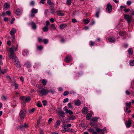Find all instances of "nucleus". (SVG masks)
I'll use <instances>...</instances> for the list:
<instances>
[{"mask_svg": "<svg viewBox=\"0 0 134 134\" xmlns=\"http://www.w3.org/2000/svg\"><path fill=\"white\" fill-rule=\"evenodd\" d=\"M25 64L27 68H30L31 66V65L30 63L29 62H27Z\"/></svg>", "mask_w": 134, "mask_h": 134, "instance_id": "nucleus-33", "label": "nucleus"}, {"mask_svg": "<svg viewBox=\"0 0 134 134\" xmlns=\"http://www.w3.org/2000/svg\"><path fill=\"white\" fill-rule=\"evenodd\" d=\"M99 118L97 117H94L92 118L91 119V122L90 123V124L91 126L93 125V122H96L99 119Z\"/></svg>", "mask_w": 134, "mask_h": 134, "instance_id": "nucleus-8", "label": "nucleus"}, {"mask_svg": "<svg viewBox=\"0 0 134 134\" xmlns=\"http://www.w3.org/2000/svg\"><path fill=\"white\" fill-rule=\"evenodd\" d=\"M47 81L43 79L42 80V83L43 85H45L46 84Z\"/></svg>", "mask_w": 134, "mask_h": 134, "instance_id": "nucleus-44", "label": "nucleus"}, {"mask_svg": "<svg viewBox=\"0 0 134 134\" xmlns=\"http://www.w3.org/2000/svg\"><path fill=\"white\" fill-rule=\"evenodd\" d=\"M51 26L52 28L54 29V30H55L56 29V27H55V25L54 24H52L51 25Z\"/></svg>", "mask_w": 134, "mask_h": 134, "instance_id": "nucleus-47", "label": "nucleus"}, {"mask_svg": "<svg viewBox=\"0 0 134 134\" xmlns=\"http://www.w3.org/2000/svg\"><path fill=\"white\" fill-rule=\"evenodd\" d=\"M65 110L66 111L65 112L66 113H69L70 115H72L73 114L72 112L70 110L66 109Z\"/></svg>", "mask_w": 134, "mask_h": 134, "instance_id": "nucleus-19", "label": "nucleus"}, {"mask_svg": "<svg viewBox=\"0 0 134 134\" xmlns=\"http://www.w3.org/2000/svg\"><path fill=\"white\" fill-rule=\"evenodd\" d=\"M18 47V44H16L15 45L9 48L8 51L10 53V58H12L13 57H14V56H13V55H15V53L14 50L15 51L17 50Z\"/></svg>", "mask_w": 134, "mask_h": 134, "instance_id": "nucleus-1", "label": "nucleus"}, {"mask_svg": "<svg viewBox=\"0 0 134 134\" xmlns=\"http://www.w3.org/2000/svg\"><path fill=\"white\" fill-rule=\"evenodd\" d=\"M38 12V10L37 9L33 8L31 10V13L32 14H36Z\"/></svg>", "mask_w": 134, "mask_h": 134, "instance_id": "nucleus-22", "label": "nucleus"}, {"mask_svg": "<svg viewBox=\"0 0 134 134\" xmlns=\"http://www.w3.org/2000/svg\"><path fill=\"white\" fill-rule=\"evenodd\" d=\"M65 42V40L63 38H61V40H60V42L62 43H64Z\"/></svg>", "mask_w": 134, "mask_h": 134, "instance_id": "nucleus-59", "label": "nucleus"}, {"mask_svg": "<svg viewBox=\"0 0 134 134\" xmlns=\"http://www.w3.org/2000/svg\"><path fill=\"white\" fill-rule=\"evenodd\" d=\"M26 113V111L24 109L20 111L19 113V116L21 119H23L25 118Z\"/></svg>", "mask_w": 134, "mask_h": 134, "instance_id": "nucleus-4", "label": "nucleus"}, {"mask_svg": "<svg viewBox=\"0 0 134 134\" xmlns=\"http://www.w3.org/2000/svg\"><path fill=\"white\" fill-rule=\"evenodd\" d=\"M48 90L43 88H39L37 90L38 94L40 96L47 95L48 93Z\"/></svg>", "mask_w": 134, "mask_h": 134, "instance_id": "nucleus-2", "label": "nucleus"}, {"mask_svg": "<svg viewBox=\"0 0 134 134\" xmlns=\"http://www.w3.org/2000/svg\"><path fill=\"white\" fill-rule=\"evenodd\" d=\"M35 110V109L34 108H33L32 109H30L29 111V112L30 113H33Z\"/></svg>", "mask_w": 134, "mask_h": 134, "instance_id": "nucleus-42", "label": "nucleus"}, {"mask_svg": "<svg viewBox=\"0 0 134 134\" xmlns=\"http://www.w3.org/2000/svg\"><path fill=\"white\" fill-rule=\"evenodd\" d=\"M48 93H50L52 94H54L55 93V91L54 89H51L50 90H48Z\"/></svg>", "mask_w": 134, "mask_h": 134, "instance_id": "nucleus-21", "label": "nucleus"}, {"mask_svg": "<svg viewBox=\"0 0 134 134\" xmlns=\"http://www.w3.org/2000/svg\"><path fill=\"white\" fill-rule=\"evenodd\" d=\"M29 53L26 49H24L22 52V54L23 55L25 56L27 55Z\"/></svg>", "mask_w": 134, "mask_h": 134, "instance_id": "nucleus-11", "label": "nucleus"}, {"mask_svg": "<svg viewBox=\"0 0 134 134\" xmlns=\"http://www.w3.org/2000/svg\"><path fill=\"white\" fill-rule=\"evenodd\" d=\"M132 123V120L130 119L126 121V126H131Z\"/></svg>", "mask_w": 134, "mask_h": 134, "instance_id": "nucleus-18", "label": "nucleus"}, {"mask_svg": "<svg viewBox=\"0 0 134 134\" xmlns=\"http://www.w3.org/2000/svg\"><path fill=\"white\" fill-rule=\"evenodd\" d=\"M128 52L130 54H133L132 49V48H130L129 49Z\"/></svg>", "mask_w": 134, "mask_h": 134, "instance_id": "nucleus-32", "label": "nucleus"}, {"mask_svg": "<svg viewBox=\"0 0 134 134\" xmlns=\"http://www.w3.org/2000/svg\"><path fill=\"white\" fill-rule=\"evenodd\" d=\"M125 93L127 95H129L130 94V93L128 90L126 91Z\"/></svg>", "mask_w": 134, "mask_h": 134, "instance_id": "nucleus-58", "label": "nucleus"}, {"mask_svg": "<svg viewBox=\"0 0 134 134\" xmlns=\"http://www.w3.org/2000/svg\"><path fill=\"white\" fill-rule=\"evenodd\" d=\"M59 113L61 116H62L65 114L64 113L63 111H60L59 112Z\"/></svg>", "mask_w": 134, "mask_h": 134, "instance_id": "nucleus-48", "label": "nucleus"}, {"mask_svg": "<svg viewBox=\"0 0 134 134\" xmlns=\"http://www.w3.org/2000/svg\"><path fill=\"white\" fill-rule=\"evenodd\" d=\"M127 4L128 5H130L131 4V2L130 1H128L127 2Z\"/></svg>", "mask_w": 134, "mask_h": 134, "instance_id": "nucleus-56", "label": "nucleus"}, {"mask_svg": "<svg viewBox=\"0 0 134 134\" xmlns=\"http://www.w3.org/2000/svg\"><path fill=\"white\" fill-rule=\"evenodd\" d=\"M14 86H15V89H16L18 88V85L16 83H15L14 84Z\"/></svg>", "mask_w": 134, "mask_h": 134, "instance_id": "nucleus-54", "label": "nucleus"}, {"mask_svg": "<svg viewBox=\"0 0 134 134\" xmlns=\"http://www.w3.org/2000/svg\"><path fill=\"white\" fill-rule=\"evenodd\" d=\"M41 118L39 117V119L37 121V125H38L40 123L41 121Z\"/></svg>", "mask_w": 134, "mask_h": 134, "instance_id": "nucleus-51", "label": "nucleus"}, {"mask_svg": "<svg viewBox=\"0 0 134 134\" xmlns=\"http://www.w3.org/2000/svg\"><path fill=\"white\" fill-rule=\"evenodd\" d=\"M21 10L20 9L16 10V14L17 15H19L21 14Z\"/></svg>", "mask_w": 134, "mask_h": 134, "instance_id": "nucleus-24", "label": "nucleus"}, {"mask_svg": "<svg viewBox=\"0 0 134 134\" xmlns=\"http://www.w3.org/2000/svg\"><path fill=\"white\" fill-rule=\"evenodd\" d=\"M100 12V8H98L95 14L97 18L99 17V14Z\"/></svg>", "mask_w": 134, "mask_h": 134, "instance_id": "nucleus-14", "label": "nucleus"}, {"mask_svg": "<svg viewBox=\"0 0 134 134\" xmlns=\"http://www.w3.org/2000/svg\"><path fill=\"white\" fill-rule=\"evenodd\" d=\"M70 126H63L62 127L63 130L62 131V132L64 133L66 131H70V129L69 128V127Z\"/></svg>", "mask_w": 134, "mask_h": 134, "instance_id": "nucleus-7", "label": "nucleus"}, {"mask_svg": "<svg viewBox=\"0 0 134 134\" xmlns=\"http://www.w3.org/2000/svg\"><path fill=\"white\" fill-rule=\"evenodd\" d=\"M56 12L57 14L59 16H62L64 15V13L60 12L59 11H57Z\"/></svg>", "mask_w": 134, "mask_h": 134, "instance_id": "nucleus-23", "label": "nucleus"}, {"mask_svg": "<svg viewBox=\"0 0 134 134\" xmlns=\"http://www.w3.org/2000/svg\"><path fill=\"white\" fill-rule=\"evenodd\" d=\"M13 56H14V57H13L12 58H10L14 60V64L16 67L18 68L20 67V64L18 59L15 56V55H13Z\"/></svg>", "mask_w": 134, "mask_h": 134, "instance_id": "nucleus-3", "label": "nucleus"}, {"mask_svg": "<svg viewBox=\"0 0 134 134\" xmlns=\"http://www.w3.org/2000/svg\"><path fill=\"white\" fill-rule=\"evenodd\" d=\"M6 70L5 69H4L3 70H1L0 71V74L1 73L2 74H4L6 72Z\"/></svg>", "mask_w": 134, "mask_h": 134, "instance_id": "nucleus-45", "label": "nucleus"}, {"mask_svg": "<svg viewBox=\"0 0 134 134\" xmlns=\"http://www.w3.org/2000/svg\"><path fill=\"white\" fill-rule=\"evenodd\" d=\"M35 2L34 1H32L30 3V5L31 6H34L35 5Z\"/></svg>", "mask_w": 134, "mask_h": 134, "instance_id": "nucleus-50", "label": "nucleus"}, {"mask_svg": "<svg viewBox=\"0 0 134 134\" xmlns=\"http://www.w3.org/2000/svg\"><path fill=\"white\" fill-rule=\"evenodd\" d=\"M68 106L70 108H72V106L71 105V103H69L68 104Z\"/></svg>", "mask_w": 134, "mask_h": 134, "instance_id": "nucleus-60", "label": "nucleus"}, {"mask_svg": "<svg viewBox=\"0 0 134 134\" xmlns=\"http://www.w3.org/2000/svg\"><path fill=\"white\" fill-rule=\"evenodd\" d=\"M28 126H18V127H16L18 129L21 130H23L25 128H26Z\"/></svg>", "mask_w": 134, "mask_h": 134, "instance_id": "nucleus-20", "label": "nucleus"}, {"mask_svg": "<svg viewBox=\"0 0 134 134\" xmlns=\"http://www.w3.org/2000/svg\"><path fill=\"white\" fill-rule=\"evenodd\" d=\"M43 42L44 44H46L48 43V40L47 39H43Z\"/></svg>", "mask_w": 134, "mask_h": 134, "instance_id": "nucleus-35", "label": "nucleus"}, {"mask_svg": "<svg viewBox=\"0 0 134 134\" xmlns=\"http://www.w3.org/2000/svg\"><path fill=\"white\" fill-rule=\"evenodd\" d=\"M60 122L61 121L60 120H57L56 122L57 124V125H59L60 124Z\"/></svg>", "mask_w": 134, "mask_h": 134, "instance_id": "nucleus-49", "label": "nucleus"}, {"mask_svg": "<svg viewBox=\"0 0 134 134\" xmlns=\"http://www.w3.org/2000/svg\"><path fill=\"white\" fill-rule=\"evenodd\" d=\"M71 60V57L70 55L67 56L65 59V61L67 63L70 62Z\"/></svg>", "mask_w": 134, "mask_h": 134, "instance_id": "nucleus-9", "label": "nucleus"}, {"mask_svg": "<svg viewBox=\"0 0 134 134\" xmlns=\"http://www.w3.org/2000/svg\"><path fill=\"white\" fill-rule=\"evenodd\" d=\"M47 2L48 5H52L53 3L50 0H47Z\"/></svg>", "mask_w": 134, "mask_h": 134, "instance_id": "nucleus-29", "label": "nucleus"}, {"mask_svg": "<svg viewBox=\"0 0 134 134\" xmlns=\"http://www.w3.org/2000/svg\"><path fill=\"white\" fill-rule=\"evenodd\" d=\"M46 26H48V25L49 24H50V22L48 20H47L46 21Z\"/></svg>", "mask_w": 134, "mask_h": 134, "instance_id": "nucleus-53", "label": "nucleus"}, {"mask_svg": "<svg viewBox=\"0 0 134 134\" xmlns=\"http://www.w3.org/2000/svg\"><path fill=\"white\" fill-rule=\"evenodd\" d=\"M130 9L129 8L127 9H124V11L125 12H127L129 11Z\"/></svg>", "mask_w": 134, "mask_h": 134, "instance_id": "nucleus-52", "label": "nucleus"}, {"mask_svg": "<svg viewBox=\"0 0 134 134\" xmlns=\"http://www.w3.org/2000/svg\"><path fill=\"white\" fill-rule=\"evenodd\" d=\"M25 101L27 102H29L30 100V98L29 97H27L25 99Z\"/></svg>", "mask_w": 134, "mask_h": 134, "instance_id": "nucleus-36", "label": "nucleus"}, {"mask_svg": "<svg viewBox=\"0 0 134 134\" xmlns=\"http://www.w3.org/2000/svg\"><path fill=\"white\" fill-rule=\"evenodd\" d=\"M107 8L106 10L108 13H110L111 12L112 8L111 5L110 3H109L107 5Z\"/></svg>", "mask_w": 134, "mask_h": 134, "instance_id": "nucleus-6", "label": "nucleus"}, {"mask_svg": "<svg viewBox=\"0 0 134 134\" xmlns=\"http://www.w3.org/2000/svg\"><path fill=\"white\" fill-rule=\"evenodd\" d=\"M42 30L44 32H47L48 30V26H45L43 28Z\"/></svg>", "mask_w": 134, "mask_h": 134, "instance_id": "nucleus-26", "label": "nucleus"}, {"mask_svg": "<svg viewBox=\"0 0 134 134\" xmlns=\"http://www.w3.org/2000/svg\"><path fill=\"white\" fill-rule=\"evenodd\" d=\"M37 38L38 39V42H43V39H42V37H38Z\"/></svg>", "mask_w": 134, "mask_h": 134, "instance_id": "nucleus-34", "label": "nucleus"}, {"mask_svg": "<svg viewBox=\"0 0 134 134\" xmlns=\"http://www.w3.org/2000/svg\"><path fill=\"white\" fill-rule=\"evenodd\" d=\"M130 65L131 66L134 65V60L131 61L130 62Z\"/></svg>", "mask_w": 134, "mask_h": 134, "instance_id": "nucleus-40", "label": "nucleus"}, {"mask_svg": "<svg viewBox=\"0 0 134 134\" xmlns=\"http://www.w3.org/2000/svg\"><path fill=\"white\" fill-rule=\"evenodd\" d=\"M75 104L76 105L79 106L81 104V102L79 100H77L75 101Z\"/></svg>", "mask_w": 134, "mask_h": 134, "instance_id": "nucleus-17", "label": "nucleus"}, {"mask_svg": "<svg viewBox=\"0 0 134 134\" xmlns=\"http://www.w3.org/2000/svg\"><path fill=\"white\" fill-rule=\"evenodd\" d=\"M69 92L67 91H66L64 92L63 95L64 96H66L67 95L69 94Z\"/></svg>", "mask_w": 134, "mask_h": 134, "instance_id": "nucleus-43", "label": "nucleus"}, {"mask_svg": "<svg viewBox=\"0 0 134 134\" xmlns=\"http://www.w3.org/2000/svg\"><path fill=\"white\" fill-rule=\"evenodd\" d=\"M55 11V9L53 7H52L50 9V13L52 14H53Z\"/></svg>", "mask_w": 134, "mask_h": 134, "instance_id": "nucleus-28", "label": "nucleus"}, {"mask_svg": "<svg viewBox=\"0 0 134 134\" xmlns=\"http://www.w3.org/2000/svg\"><path fill=\"white\" fill-rule=\"evenodd\" d=\"M71 0H67L66 4L69 5H70L71 3Z\"/></svg>", "mask_w": 134, "mask_h": 134, "instance_id": "nucleus-38", "label": "nucleus"}, {"mask_svg": "<svg viewBox=\"0 0 134 134\" xmlns=\"http://www.w3.org/2000/svg\"><path fill=\"white\" fill-rule=\"evenodd\" d=\"M109 40L110 42H114L115 39L113 37H110L109 38Z\"/></svg>", "mask_w": 134, "mask_h": 134, "instance_id": "nucleus-31", "label": "nucleus"}, {"mask_svg": "<svg viewBox=\"0 0 134 134\" xmlns=\"http://www.w3.org/2000/svg\"><path fill=\"white\" fill-rule=\"evenodd\" d=\"M16 30L14 28H12L10 32V34L11 35H13L16 33Z\"/></svg>", "mask_w": 134, "mask_h": 134, "instance_id": "nucleus-12", "label": "nucleus"}, {"mask_svg": "<svg viewBox=\"0 0 134 134\" xmlns=\"http://www.w3.org/2000/svg\"><path fill=\"white\" fill-rule=\"evenodd\" d=\"M92 116L91 114V113H88L86 116V119L87 120L90 119Z\"/></svg>", "mask_w": 134, "mask_h": 134, "instance_id": "nucleus-25", "label": "nucleus"}, {"mask_svg": "<svg viewBox=\"0 0 134 134\" xmlns=\"http://www.w3.org/2000/svg\"><path fill=\"white\" fill-rule=\"evenodd\" d=\"M72 21L73 23H75L77 21L74 18L72 19Z\"/></svg>", "mask_w": 134, "mask_h": 134, "instance_id": "nucleus-64", "label": "nucleus"}, {"mask_svg": "<svg viewBox=\"0 0 134 134\" xmlns=\"http://www.w3.org/2000/svg\"><path fill=\"white\" fill-rule=\"evenodd\" d=\"M125 104L126 107H130L131 106V102H129V103L126 102Z\"/></svg>", "mask_w": 134, "mask_h": 134, "instance_id": "nucleus-30", "label": "nucleus"}, {"mask_svg": "<svg viewBox=\"0 0 134 134\" xmlns=\"http://www.w3.org/2000/svg\"><path fill=\"white\" fill-rule=\"evenodd\" d=\"M88 131L90 132H93L94 131L93 129H88Z\"/></svg>", "mask_w": 134, "mask_h": 134, "instance_id": "nucleus-63", "label": "nucleus"}, {"mask_svg": "<svg viewBox=\"0 0 134 134\" xmlns=\"http://www.w3.org/2000/svg\"><path fill=\"white\" fill-rule=\"evenodd\" d=\"M69 100L68 99V98H66L65 99L63 100V102L64 103H66Z\"/></svg>", "mask_w": 134, "mask_h": 134, "instance_id": "nucleus-57", "label": "nucleus"}, {"mask_svg": "<svg viewBox=\"0 0 134 134\" xmlns=\"http://www.w3.org/2000/svg\"><path fill=\"white\" fill-rule=\"evenodd\" d=\"M90 46H93L95 44V43L92 41H90Z\"/></svg>", "mask_w": 134, "mask_h": 134, "instance_id": "nucleus-37", "label": "nucleus"}, {"mask_svg": "<svg viewBox=\"0 0 134 134\" xmlns=\"http://www.w3.org/2000/svg\"><path fill=\"white\" fill-rule=\"evenodd\" d=\"M124 19L126 20L129 24H130L132 20V17L131 16L126 14H124Z\"/></svg>", "mask_w": 134, "mask_h": 134, "instance_id": "nucleus-5", "label": "nucleus"}, {"mask_svg": "<svg viewBox=\"0 0 134 134\" xmlns=\"http://www.w3.org/2000/svg\"><path fill=\"white\" fill-rule=\"evenodd\" d=\"M66 26V24H62L60 25L59 27L60 29L62 30L65 28Z\"/></svg>", "mask_w": 134, "mask_h": 134, "instance_id": "nucleus-15", "label": "nucleus"}, {"mask_svg": "<svg viewBox=\"0 0 134 134\" xmlns=\"http://www.w3.org/2000/svg\"><path fill=\"white\" fill-rule=\"evenodd\" d=\"M42 103L44 105H46L47 104V102L46 101L44 100L42 101Z\"/></svg>", "mask_w": 134, "mask_h": 134, "instance_id": "nucleus-46", "label": "nucleus"}, {"mask_svg": "<svg viewBox=\"0 0 134 134\" xmlns=\"http://www.w3.org/2000/svg\"><path fill=\"white\" fill-rule=\"evenodd\" d=\"M88 111V109L86 107L84 108L82 110L83 113L85 114H87V113Z\"/></svg>", "mask_w": 134, "mask_h": 134, "instance_id": "nucleus-13", "label": "nucleus"}, {"mask_svg": "<svg viewBox=\"0 0 134 134\" xmlns=\"http://www.w3.org/2000/svg\"><path fill=\"white\" fill-rule=\"evenodd\" d=\"M7 44L9 46H10L11 44V42L10 41H8L7 42Z\"/></svg>", "mask_w": 134, "mask_h": 134, "instance_id": "nucleus-62", "label": "nucleus"}, {"mask_svg": "<svg viewBox=\"0 0 134 134\" xmlns=\"http://www.w3.org/2000/svg\"><path fill=\"white\" fill-rule=\"evenodd\" d=\"M10 7V5L9 4L6 3L4 4V7L3 8V10H5L8 9Z\"/></svg>", "mask_w": 134, "mask_h": 134, "instance_id": "nucleus-10", "label": "nucleus"}, {"mask_svg": "<svg viewBox=\"0 0 134 134\" xmlns=\"http://www.w3.org/2000/svg\"><path fill=\"white\" fill-rule=\"evenodd\" d=\"M84 23L85 24L87 25L88 24L89 22L90 21L88 19H86L83 20Z\"/></svg>", "mask_w": 134, "mask_h": 134, "instance_id": "nucleus-27", "label": "nucleus"}, {"mask_svg": "<svg viewBox=\"0 0 134 134\" xmlns=\"http://www.w3.org/2000/svg\"><path fill=\"white\" fill-rule=\"evenodd\" d=\"M37 49L39 50H42L43 48V47L42 46H40L37 47Z\"/></svg>", "mask_w": 134, "mask_h": 134, "instance_id": "nucleus-41", "label": "nucleus"}, {"mask_svg": "<svg viewBox=\"0 0 134 134\" xmlns=\"http://www.w3.org/2000/svg\"><path fill=\"white\" fill-rule=\"evenodd\" d=\"M31 25L33 29L35 30L36 29V26L34 22L33 21H32Z\"/></svg>", "mask_w": 134, "mask_h": 134, "instance_id": "nucleus-16", "label": "nucleus"}, {"mask_svg": "<svg viewBox=\"0 0 134 134\" xmlns=\"http://www.w3.org/2000/svg\"><path fill=\"white\" fill-rule=\"evenodd\" d=\"M37 105L38 107H42V105L41 103L39 102L37 103Z\"/></svg>", "mask_w": 134, "mask_h": 134, "instance_id": "nucleus-39", "label": "nucleus"}, {"mask_svg": "<svg viewBox=\"0 0 134 134\" xmlns=\"http://www.w3.org/2000/svg\"><path fill=\"white\" fill-rule=\"evenodd\" d=\"M15 18H13L12 19V20H11V21H10V23H11V24H13V22L15 21Z\"/></svg>", "mask_w": 134, "mask_h": 134, "instance_id": "nucleus-55", "label": "nucleus"}, {"mask_svg": "<svg viewBox=\"0 0 134 134\" xmlns=\"http://www.w3.org/2000/svg\"><path fill=\"white\" fill-rule=\"evenodd\" d=\"M6 13L8 15H9L11 14V13L10 11H8L6 12Z\"/></svg>", "mask_w": 134, "mask_h": 134, "instance_id": "nucleus-61", "label": "nucleus"}]
</instances>
